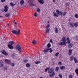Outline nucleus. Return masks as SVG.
<instances>
[{
    "label": "nucleus",
    "instance_id": "nucleus-53",
    "mask_svg": "<svg viewBox=\"0 0 78 78\" xmlns=\"http://www.w3.org/2000/svg\"><path fill=\"white\" fill-rule=\"evenodd\" d=\"M50 42H51V43H53V41H52V40H50Z\"/></svg>",
    "mask_w": 78,
    "mask_h": 78
},
{
    "label": "nucleus",
    "instance_id": "nucleus-23",
    "mask_svg": "<svg viewBox=\"0 0 78 78\" xmlns=\"http://www.w3.org/2000/svg\"><path fill=\"white\" fill-rule=\"evenodd\" d=\"M55 72H58L59 71V67L57 66L56 67L55 69Z\"/></svg>",
    "mask_w": 78,
    "mask_h": 78
},
{
    "label": "nucleus",
    "instance_id": "nucleus-61",
    "mask_svg": "<svg viewBox=\"0 0 78 78\" xmlns=\"http://www.w3.org/2000/svg\"><path fill=\"white\" fill-rule=\"evenodd\" d=\"M3 17V16H0V17Z\"/></svg>",
    "mask_w": 78,
    "mask_h": 78
},
{
    "label": "nucleus",
    "instance_id": "nucleus-14",
    "mask_svg": "<svg viewBox=\"0 0 78 78\" xmlns=\"http://www.w3.org/2000/svg\"><path fill=\"white\" fill-rule=\"evenodd\" d=\"M73 25L75 26V27H78V22H76L75 23H73Z\"/></svg>",
    "mask_w": 78,
    "mask_h": 78
},
{
    "label": "nucleus",
    "instance_id": "nucleus-26",
    "mask_svg": "<svg viewBox=\"0 0 78 78\" xmlns=\"http://www.w3.org/2000/svg\"><path fill=\"white\" fill-rule=\"evenodd\" d=\"M5 16L6 17H9V16H10V14L9 13H7L5 15Z\"/></svg>",
    "mask_w": 78,
    "mask_h": 78
},
{
    "label": "nucleus",
    "instance_id": "nucleus-20",
    "mask_svg": "<svg viewBox=\"0 0 78 78\" xmlns=\"http://www.w3.org/2000/svg\"><path fill=\"white\" fill-rule=\"evenodd\" d=\"M58 31H59V30H58V28L55 27V33H58Z\"/></svg>",
    "mask_w": 78,
    "mask_h": 78
},
{
    "label": "nucleus",
    "instance_id": "nucleus-47",
    "mask_svg": "<svg viewBox=\"0 0 78 78\" xmlns=\"http://www.w3.org/2000/svg\"><path fill=\"white\" fill-rule=\"evenodd\" d=\"M34 16L36 17H37V13L36 12L34 13Z\"/></svg>",
    "mask_w": 78,
    "mask_h": 78
},
{
    "label": "nucleus",
    "instance_id": "nucleus-7",
    "mask_svg": "<svg viewBox=\"0 0 78 78\" xmlns=\"http://www.w3.org/2000/svg\"><path fill=\"white\" fill-rule=\"evenodd\" d=\"M8 44V47L9 49H13L14 48V47L11 44Z\"/></svg>",
    "mask_w": 78,
    "mask_h": 78
},
{
    "label": "nucleus",
    "instance_id": "nucleus-37",
    "mask_svg": "<svg viewBox=\"0 0 78 78\" xmlns=\"http://www.w3.org/2000/svg\"><path fill=\"white\" fill-rule=\"evenodd\" d=\"M74 17L76 18V19H78V14H75L74 15Z\"/></svg>",
    "mask_w": 78,
    "mask_h": 78
},
{
    "label": "nucleus",
    "instance_id": "nucleus-38",
    "mask_svg": "<svg viewBox=\"0 0 78 78\" xmlns=\"http://www.w3.org/2000/svg\"><path fill=\"white\" fill-rule=\"evenodd\" d=\"M32 43L33 44H36V41L34 40L32 41Z\"/></svg>",
    "mask_w": 78,
    "mask_h": 78
},
{
    "label": "nucleus",
    "instance_id": "nucleus-1",
    "mask_svg": "<svg viewBox=\"0 0 78 78\" xmlns=\"http://www.w3.org/2000/svg\"><path fill=\"white\" fill-rule=\"evenodd\" d=\"M53 13L54 16H55L56 17H58V16H59L60 14H61V15H62V11H60L59 12V10H56V12H54Z\"/></svg>",
    "mask_w": 78,
    "mask_h": 78
},
{
    "label": "nucleus",
    "instance_id": "nucleus-60",
    "mask_svg": "<svg viewBox=\"0 0 78 78\" xmlns=\"http://www.w3.org/2000/svg\"><path fill=\"white\" fill-rule=\"evenodd\" d=\"M9 24H8L7 25V26H8V27H9Z\"/></svg>",
    "mask_w": 78,
    "mask_h": 78
},
{
    "label": "nucleus",
    "instance_id": "nucleus-43",
    "mask_svg": "<svg viewBox=\"0 0 78 78\" xmlns=\"http://www.w3.org/2000/svg\"><path fill=\"white\" fill-rule=\"evenodd\" d=\"M72 76V75H69V78H73Z\"/></svg>",
    "mask_w": 78,
    "mask_h": 78
},
{
    "label": "nucleus",
    "instance_id": "nucleus-55",
    "mask_svg": "<svg viewBox=\"0 0 78 78\" xmlns=\"http://www.w3.org/2000/svg\"><path fill=\"white\" fill-rule=\"evenodd\" d=\"M33 6H35V7L37 6L36 5H35V4L33 5Z\"/></svg>",
    "mask_w": 78,
    "mask_h": 78
},
{
    "label": "nucleus",
    "instance_id": "nucleus-41",
    "mask_svg": "<svg viewBox=\"0 0 78 78\" xmlns=\"http://www.w3.org/2000/svg\"><path fill=\"white\" fill-rule=\"evenodd\" d=\"M58 76L60 77V78H62V76L61 74H59L58 75Z\"/></svg>",
    "mask_w": 78,
    "mask_h": 78
},
{
    "label": "nucleus",
    "instance_id": "nucleus-15",
    "mask_svg": "<svg viewBox=\"0 0 78 78\" xmlns=\"http://www.w3.org/2000/svg\"><path fill=\"white\" fill-rule=\"evenodd\" d=\"M38 2H39L41 4H44V1L42 0H38Z\"/></svg>",
    "mask_w": 78,
    "mask_h": 78
},
{
    "label": "nucleus",
    "instance_id": "nucleus-62",
    "mask_svg": "<svg viewBox=\"0 0 78 78\" xmlns=\"http://www.w3.org/2000/svg\"><path fill=\"white\" fill-rule=\"evenodd\" d=\"M69 21H70V19H69Z\"/></svg>",
    "mask_w": 78,
    "mask_h": 78
},
{
    "label": "nucleus",
    "instance_id": "nucleus-31",
    "mask_svg": "<svg viewBox=\"0 0 78 78\" xmlns=\"http://www.w3.org/2000/svg\"><path fill=\"white\" fill-rule=\"evenodd\" d=\"M49 31H50V29L49 28L47 29V30H46V33L47 34V33H48Z\"/></svg>",
    "mask_w": 78,
    "mask_h": 78
},
{
    "label": "nucleus",
    "instance_id": "nucleus-63",
    "mask_svg": "<svg viewBox=\"0 0 78 78\" xmlns=\"http://www.w3.org/2000/svg\"><path fill=\"white\" fill-rule=\"evenodd\" d=\"M12 22H15V20H14Z\"/></svg>",
    "mask_w": 78,
    "mask_h": 78
},
{
    "label": "nucleus",
    "instance_id": "nucleus-24",
    "mask_svg": "<svg viewBox=\"0 0 78 78\" xmlns=\"http://www.w3.org/2000/svg\"><path fill=\"white\" fill-rule=\"evenodd\" d=\"M75 72L76 73V75H78V69H76L75 70Z\"/></svg>",
    "mask_w": 78,
    "mask_h": 78
},
{
    "label": "nucleus",
    "instance_id": "nucleus-4",
    "mask_svg": "<svg viewBox=\"0 0 78 78\" xmlns=\"http://www.w3.org/2000/svg\"><path fill=\"white\" fill-rule=\"evenodd\" d=\"M16 48L17 50L19 51H21L22 50H21V47H20V45L19 44H18L16 46Z\"/></svg>",
    "mask_w": 78,
    "mask_h": 78
},
{
    "label": "nucleus",
    "instance_id": "nucleus-10",
    "mask_svg": "<svg viewBox=\"0 0 78 78\" xmlns=\"http://www.w3.org/2000/svg\"><path fill=\"white\" fill-rule=\"evenodd\" d=\"M72 55V49H69V51L68 55Z\"/></svg>",
    "mask_w": 78,
    "mask_h": 78
},
{
    "label": "nucleus",
    "instance_id": "nucleus-22",
    "mask_svg": "<svg viewBox=\"0 0 78 78\" xmlns=\"http://www.w3.org/2000/svg\"><path fill=\"white\" fill-rule=\"evenodd\" d=\"M24 0H21L20 1V4L21 5H23L24 3Z\"/></svg>",
    "mask_w": 78,
    "mask_h": 78
},
{
    "label": "nucleus",
    "instance_id": "nucleus-44",
    "mask_svg": "<svg viewBox=\"0 0 78 78\" xmlns=\"http://www.w3.org/2000/svg\"><path fill=\"white\" fill-rule=\"evenodd\" d=\"M37 12H40V11H41V9H37Z\"/></svg>",
    "mask_w": 78,
    "mask_h": 78
},
{
    "label": "nucleus",
    "instance_id": "nucleus-13",
    "mask_svg": "<svg viewBox=\"0 0 78 78\" xmlns=\"http://www.w3.org/2000/svg\"><path fill=\"white\" fill-rule=\"evenodd\" d=\"M67 44H69L70 43V40H69V37H68L67 38Z\"/></svg>",
    "mask_w": 78,
    "mask_h": 78
},
{
    "label": "nucleus",
    "instance_id": "nucleus-59",
    "mask_svg": "<svg viewBox=\"0 0 78 78\" xmlns=\"http://www.w3.org/2000/svg\"><path fill=\"white\" fill-rule=\"evenodd\" d=\"M1 11H2V12H3V9H2Z\"/></svg>",
    "mask_w": 78,
    "mask_h": 78
},
{
    "label": "nucleus",
    "instance_id": "nucleus-48",
    "mask_svg": "<svg viewBox=\"0 0 78 78\" xmlns=\"http://www.w3.org/2000/svg\"><path fill=\"white\" fill-rule=\"evenodd\" d=\"M23 62H28V60H24Z\"/></svg>",
    "mask_w": 78,
    "mask_h": 78
},
{
    "label": "nucleus",
    "instance_id": "nucleus-2",
    "mask_svg": "<svg viewBox=\"0 0 78 78\" xmlns=\"http://www.w3.org/2000/svg\"><path fill=\"white\" fill-rule=\"evenodd\" d=\"M5 62H6L7 64H11L12 67H14L15 66V63H11V62L9 60H8L7 59H5Z\"/></svg>",
    "mask_w": 78,
    "mask_h": 78
},
{
    "label": "nucleus",
    "instance_id": "nucleus-9",
    "mask_svg": "<svg viewBox=\"0 0 78 78\" xmlns=\"http://www.w3.org/2000/svg\"><path fill=\"white\" fill-rule=\"evenodd\" d=\"M5 9H4V11L5 12H8V6L5 5L4 7Z\"/></svg>",
    "mask_w": 78,
    "mask_h": 78
},
{
    "label": "nucleus",
    "instance_id": "nucleus-49",
    "mask_svg": "<svg viewBox=\"0 0 78 78\" xmlns=\"http://www.w3.org/2000/svg\"><path fill=\"white\" fill-rule=\"evenodd\" d=\"M61 64H62L61 62H58V65H61Z\"/></svg>",
    "mask_w": 78,
    "mask_h": 78
},
{
    "label": "nucleus",
    "instance_id": "nucleus-32",
    "mask_svg": "<svg viewBox=\"0 0 78 78\" xmlns=\"http://www.w3.org/2000/svg\"><path fill=\"white\" fill-rule=\"evenodd\" d=\"M48 49L49 50H50V53H52V52H53V49H52V48H48Z\"/></svg>",
    "mask_w": 78,
    "mask_h": 78
},
{
    "label": "nucleus",
    "instance_id": "nucleus-19",
    "mask_svg": "<svg viewBox=\"0 0 78 78\" xmlns=\"http://www.w3.org/2000/svg\"><path fill=\"white\" fill-rule=\"evenodd\" d=\"M74 60L75 63H77L78 62V60H77V59H76V58L75 57H74Z\"/></svg>",
    "mask_w": 78,
    "mask_h": 78
},
{
    "label": "nucleus",
    "instance_id": "nucleus-30",
    "mask_svg": "<svg viewBox=\"0 0 78 78\" xmlns=\"http://www.w3.org/2000/svg\"><path fill=\"white\" fill-rule=\"evenodd\" d=\"M10 5H11L12 7H14L15 6V4H13L12 2L10 3Z\"/></svg>",
    "mask_w": 78,
    "mask_h": 78
},
{
    "label": "nucleus",
    "instance_id": "nucleus-58",
    "mask_svg": "<svg viewBox=\"0 0 78 78\" xmlns=\"http://www.w3.org/2000/svg\"><path fill=\"white\" fill-rule=\"evenodd\" d=\"M48 23H50V21H48Z\"/></svg>",
    "mask_w": 78,
    "mask_h": 78
},
{
    "label": "nucleus",
    "instance_id": "nucleus-3",
    "mask_svg": "<svg viewBox=\"0 0 78 78\" xmlns=\"http://www.w3.org/2000/svg\"><path fill=\"white\" fill-rule=\"evenodd\" d=\"M20 30H18V31L16 30H13L12 31V33L14 34H20Z\"/></svg>",
    "mask_w": 78,
    "mask_h": 78
},
{
    "label": "nucleus",
    "instance_id": "nucleus-51",
    "mask_svg": "<svg viewBox=\"0 0 78 78\" xmlns=\"http://www.w3.org/2000/svg\"><path fill=\"white\" fill-rule=\"evenodd\" d=\"M30 6H33V4L32 3H31L30 4Z\"/></svg>",
    "mask_w": 78,
    "mask_h": 78
},
{
    "label": "nucleus",
    "instance_id": "nucleus-56",
    "mask_svg": "<svg viewBox=\"0 0 78 78\" xmlns=\"http://www.w3.org/2000/svg\"><path fill=\"white\" fill-rule=\"evenodd\" d=\"M53 3H55V0H53Z\"/></svg>",
    "mask_w": 78,
    "mask_h": 78
},
{
    "label": "nucleus",
    "instance_id": "nucleus-33",
    "mask_svg": "<svg viewBox=\"0 0 78 78\" xmlns=\"http://www.w3.org/2000/svg\"><path fill=\"white\" fill-rule=\"evenodd\" d=\"M9 43L10 45H13L14 44V41H10L9 42Z\"/></svg>",
    "mask_w": 78,
    "mask_h": 78
},
{
    "label": "nucleus",
    "instance_id": "nucleus-29",
    "mask_svg": "<svg viewBox=\"0 0 78 78\" xmlns=\"http://www.w3.org/2000/svg\"><path fill=\"white\" fill-rule=\"evenodd\" d=\"M39 63H41V62L40 61H37L35 62V64H39Z\"/></svg>",
    "mask_w": 78,
    "mask_h": 78
},
{
    "label": "nucleus",
    "instance_id": "nucleus-25",
    "mask_svg": "<svg viewBox=\"0 0 78 78\" xmlns=\"http://www.w3.org/2000/svg\"><path fill=\"white\" fill-rule=\"evenodd\" d=\"M73 56L72 55L70 58V61H72L73 60Z\"/></svg>",
    "mask_w": 78,
    "mask_h": 78
},
{
    "label": "nucleus",
    "instance_id": "nucleus-11",
    "mask_svg": "<svg viewBox=\"0 0 78 78\" xmlns=\"http://www.w3.org/2000/svg\"><path fill=\"white\" fill-rule=\"evenodd\" d=\"M72 47H73V44L71 43V44H69L68 46V48H72Z\"/></svg>",
    "mask_w": 78,
    "mask_h": 78
},
{
    "label": "nucleus",
    "instance_id": "nucleus-52",
    "mask_svg": "<svg viewBox=\"0 0 78 78\" xmlns=\"http://www.w3.org/2000/svg\"><path fill=\"white\" fill-rule=\"evenodd\" d=\"M12 57H14V56H15V55L12 54Z\"/></svg>",
    "mask_w": 78,
    "mask_h": 78
},
{
    "label": "nucleus",
    "instance_id": "nucleus-54",
    "mask_svg": "<svg viewBox=\"0 0 78 78\" xmlns=\"http://www.w3.org/2000/svg\"><path fill=\"white\" fill-rule=\"evenodd\" d=\"M66 6H69V3H66Z\"/></svg>",
    "mask_w": 78,
    "mask_h": 78
},
{
    "label": "nucleus",
    "instance_id": "nucleus-21",
    "mask_svg": "<svg viewBox=\"0 0 78 78\" xmlns=\"http://www.w3.org/2000/svg\"><path fill=\"white\" fill-rule=\"evenodd\" d=\"M48 48H50L51 47V44L50 43H49L47 45Z\"/></svg>",
    "mask_w": 78,
    "mask_h": 78
},
{
    "label": "nucleus",
    "instance_id": "nucleus-5",
    "mask_svg": "<svg viewBox=\"0 0 78 78\" xmlns=\"http://www.w3.org/2000/svg\"><path fill=\"white\" fill-rule=\"evenodd\" d=\"M48 73H55V70H54V69L53 68L50 69L48 70Z\"/></svg>",
    "mask_w": 78,
    "mask_h": 78
},
{
    "label": "nucleus",
    "instance_id": "nucleus-18",
    "mask_svg": "<svg viewBox=\"0 0 78 78\" xmlns=\"http://www.w3.org/2000/svg\"><path fill=\"white\" fill-rule=\"evenodd\" d=\"M49 50V49L47 48V49H46L44 50V53H47L48 51Z\"/></svg>",
    "mask_w": 78,
    "mask_h": 78
},
{
    "label": "nucleus",
    "instance_id": "nucleus-16",
    "mask_svg": "<svg viewBox=\"0 0 78 78\" xmlns=\"http://www.w3.org/2000/svg\"><path fill=\"white\" fill-rule=\"evenodd\" d=\"M62 41L63 42H66V37H63L62 38Z\"/></svg>",
    "mask_w": 78,
    "mask_h": 78
},
{
    "label": "nucleus",
    "instance_id": "nucleus-35",
    "mask_svg": "<svg viewBox=\"0 0 78 78\" xmlns=\"http://www.w3.org/2000/svg\"><path fill=\"white\" fill-rule=\"evenodd\" d=\"M69 25H70L72 27H74V26H73V25L72 23H69Z\"/></svg>",
    "mask_w": 78,
    "mask_h": 78
},
{
    "label": "nucleus",
    "instance_id": "nucleus-45",
    "mask_svg": "<svg viewBox=\"0 0 78 78\" xmlns=\"http://www.w3.org/2000/svg\"><path fill=\"white\" fill-rule=\"evenodd\" d=\"M50 27V25L48 24L47 25V27H46V29H48V28Z\"/></svg>",
    "mask_w": 78,
    "mask_h": 78
},
{
    "label": "nucleus",
    "instance_id": "nucleus-57",
    "mask_svg": "<svg viewBox=\"0 0 78 78\" xmlns=\"http://www.w3.org/2000/svg\"><path fill=\"white\" fill-rule=\"evenodd\" d=\"M14 23L15 24V25H17V22H15Z\"/></svg>",
    "mask_w": 78,
    "mask_h": 78
},
{
    "label": "nucleus",
    "instance_id": "nucleus-40",
    "mask_svg": "<svg viewBox=\"0 0 78 78\" xmlns=\"http://www.w3.org/2000/svg\"><path fill=\"white\" fill-rule=\"evenodd\" d=\"M49 68H47L46 69H45V72H47V71L48 70V69H49Z\"/></svg>",
    "mask_w": 78,
    "mask_h": 78
},
{
    "label": "nucleus",
    "instance_id": "nucleus-12",
    "mask_svg": "<svg viewBox=\"0 0 78 78\" xmlns=\"http://www.w3.org/2000/svg\"><path fill=\"white\" fill-rule=\"evenodd\" d=\"M3 66V62L1 61L0 60V67H2Z\"/></svg>",
    "mask_w": 78,
    "mask_h": 78
},
{
    "label": "nucleus",
    "instance_id": "nucleus-17",
    "mask_svg": "<svg viewBox=\"0 0 78 78\" xmlns=\"http://www.w3.org/2000/svg\"><path fill=\"white\" fill-rule=\"evenodd\" d=\"M26 66L27 67H30L31 66V65L29 63L26 64Z\"/></svg>",
    "mask_w": 78,
    "mask_h": 78
},
{
    "label": "nucleus",
    "instance_id": "nucleus-34",
    "mask_svg": "<svg viewBox=\"0 0 78 78\" xmlns=\"http://www.w3.org/2000/svg\"><path fill=\"white\" fill-rule=\"evenodd\" d=\"M66 14H67V12L66 11H64L63 13V16H66Z\"/></svg>",
    "mask_w": 78,
    "mask_h": 78
},
{
    "label": "nucleus",
    "instance_id": "nucleus-27",
    "mask_svg": "<svg viewBox=\"0 0 78 78\" xmlns=\"http://www.w3.org/2000/svg\"><path fill=\"white\" fill-rule=\"evenodd\" d=\"M55 73H52V74H50L49 76L51 78H52L53 77V75H55Z\"/></svg>",
    "mask_w": 78,
    "mask_h": 78
},
{
    "label": "nucleus",
    "instance_id": "nucleus-6",
    "mask_svg": "<svg viewBox=\"0 0 78 78\" xmlns=\"http://www.w3.org/2000/svg\"><path fill=\"white\" fill-rule=\"evenodd\" d=\"M66 44H67L66 42H60L58 44L59 45H66Z\"/></svg>",
    "mask_w": 78,
    "mask_h": 78
},
{
    "label": "nucleus",
    "instance_id": "nucleus-28",
    "mask_svg": "<svg viewBox=\"0 0 78 78\" xmlns=\"http://www.w3.org/2000/svg\"><path fill=\"white\" fill-rule=\"evenodd\" d=\"M33 2V0H29L28 2L29 4H31Z\"/></svg>",
    "mask_w": 78,
    "mask_h": 78
},
{
    "label": "nucleus",
    "instance_id": "nucleus-36",
    "mask_svg": "<svg viewBox=\"0 0 78 78\" xmlns=\"http://www.w3.org/2000/svg\"><path fill=\"white\" fill-rule=\"evenodd\" d=\"M60 69H62V70H63V69H66V67H65V66H61Z\"/></svg>",
    "mask_w": 78,
    "mask_h": 78
},
{
    "label": "nucleus",
    "instance_id": "nucleus-64",
    "mask_svg": "<svg viewBox=\"0 0 78 78\" xmlns=\"http://www.w3.org/2000/svg\"><path fill=\"white\" fill-rule=\"evenodd\" d=\"M56 78H59V77H56Z\"/></svg>",
    "mask_w": 78,
    "mask_h": 78
},
{
    "label": "nucleus",
    "instance_id": "nucleus-39",
    "mask_svg": "<svg viewBox=\"0 0 78 78\" xmlns=\"http://www.w3.org/2000/svg\"><path fill=\"white\" fill-rule=\"evenodd\" d=\"M4 70H8V67H5L3 68Z\"/></svg>",
    "mask_w": 78,
    "mask_h": 78
},
{
    "label": "nucleus",
    "instance_id": "nucleus-50",
    "mask_svg": "<svg viewBox=\"0 0 78 78\" xmlns=\"http://www.w3.org/2000/svg\"><path fill=\"white\" fill-rule=\"evenodd\" d=\"M5 1L6 0H1V2H5Z\"/></svg>",
    "mask_w": 78,
    "mask_h": 78
},
{
    "label": "nucleus",
    "instance_id": "nucleus-42",
    "mask_svg": "<svg viewBox=\"0 0 78 78\" xmlns=\"http://www.w3.org/2000/svg\"><path fill=\"white\" fill-rule=\"evenodd\" d=\"M75 38H76V41H78V37L77 36H76L75 37Z\"/></svg>",
    "mask_w": 78,
    "mask_h": 78
},
{
    "label": "nucleus",
    "instance_id": "nucleus-8",
    "mask_svg": "<svg viewBox=\"0 0 78 78\" xmlns=\"http://www.w3.org/2000/svg\"><path fill=\"white\" fill-rule=\"evenodd\" d=\"M2 54H3V55H8V53L6 52L5 50H3L2 51Z\"/></svg>",
    "mask_w": 78,
    "mask_h": 78
},
{
    "label": "nucleus",
    "instance_id": "nucleus-46",
    "mask_svg": "<svg viewBox=\"0 0 78 78\" xmlns=\"http://www.w3.org/2000/svg\"><path fill=\"white\" fill-rule=\"evenodd\" d=\"M59 52H57L56 54H55V56H58V55H59Z\"/></svg>",
    "mask_w": 78,
    "mask_h": 78
}]
</instances>
